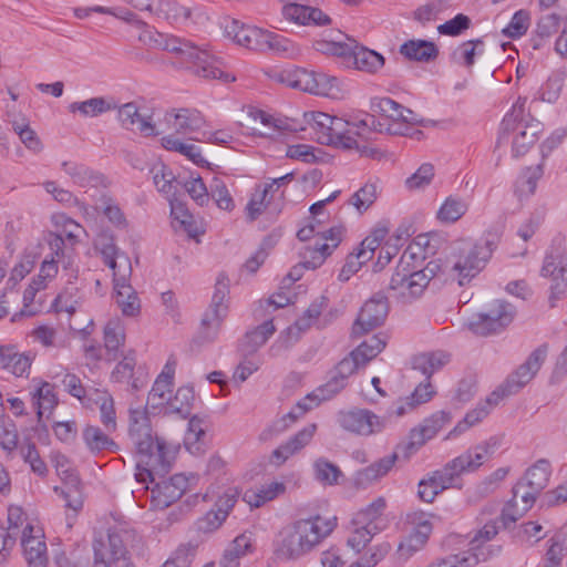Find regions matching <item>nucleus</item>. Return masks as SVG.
Instances as JSON below:
<instances>
[{
	"label": "nucleus",
	"instance_id": "58836bf2",
	"mask_svg": "<svg viewBox=\"0 0 567 567\" xmlns=\"http://www.w3.org/2000/svg\"><path fill=\"white\" fill-rule=\"evenodd\" d=\"M286 491V486L281 482H269L257 488L247 489L244 494L246 501L251 507H260L267 502L278 497Z\"/></svg>",
	"mask_w": 567,
	"mask_h": 567
},
{
	"label": "nucleus",
	"instance_id": "f03ea898",
	"mask_svg": "<svg viewBox=\"0 0 567 567\" xmlns=\"http://www.w3.org/2000/svg\"><path fill=\"white\" fill-rule=\"evenodd\" d=\"M336 526V517L311 515L299 518L279 532L274 555L281 561H296L315 550Z\"/></svg>",
	"mask_w": 567,
	"mask_h": 567
},
{
	"label": "nucleus",
	"instance_id": "cd10ccee",
	"mask_svg": "<svg viewBox=\"0 0 567 567\" xmlns=\"http://www.w3.org/2000/svg\"><path fill=\"white\" fill-rule=\"evenodd\" d=\"M451 413L445 411H439L432 414L429 419L424 420L419 430L411 432V441L408 449L411 450V452L416 451L427 440L434 437L440 430L451 422Z\"/></svg>",
	"mask_w": 567,
	"mask_h": 567
},
{
	"label": "nucleus",
	"instance_id": "0eeeda50",
	"mask_svg": "<svg viewBox=\"0 0 567 567\" xmlns=\"http://www.w3.org/2000/svg\"><path fill=\"white\" fill-rule=\"evenodd\" d=\"M372 111L380 115L365 114L373 118V125L364 131L363 141L370 138L373 132L388 133L391 135L406 136L411 134L412 124L416 123V115L413 111L405 109L390 97H378L372 101Z\"/></svg>",
	"mask_w": 567,
	"mask_h": 567
},
{
	"label": "nucleus",
	"instance_id": "7ed1b4c3",
	"mask_svg": "<svg viewBox=\"0 0 567 567\" xmlns=\"http://www.w3.org/2000/svg\"><path fill=\"white\" fill-rule=\"evenodd\" d=\"M141 41L151 48L172 52L178 58L179 64L196 76L203 79H218L224 82L234 81L228 73L224 72L218 61L207 51L199 49L189 41L155 30H147L141 35Z\"/></svg>",
	"mask_w": 567,
	"mask_h": 567
},
{
	"label": "nucleus",
	"instance_id": "aec40b11",
	"mask_svg": "<svg viewBox=\"0 0 567 567\" xmlns=\"http://www.w3.org/2000/svg\"><path fill=\"white\" fill-rule=\"evenodd\" d=\"M117 118L125 130L137 132L143 136H155L158 132L152 122V116L143 114L135 102H128L117 106Z\"/></svg>",
	"mask_w": 567,
	"mask_h": 567
},
{
	"label": "nucleus",
	"instance_id": "5fc2aeb1",
	"mask_svg": "<svg viewBox=\"0 0 567 567\" xmlns=\"http://www.w3.org/2000/svg\"><path fill=\"white\" fill-rule=\"evenodd\" d=\"M492 445L488 442L470 449L463 460V472H474L482 466L492 455Z\"/></svg>",
	"mask_w": 567,
	"mask_h": 567
},
{
	"label": "nucleus",
	"instance_id": "a19ab883",
	"mask_svg": "<svg viewBox=\"0 0 567 567\" xmlns=\"http://www.w3.org/2000/svg\"><path fill=\"white\" fill-rule=\"evenodd\" d=\"M272 320H267L255 329L248 331L241 340L240 347L245 353L251 354L262 347L275 333Z\"/></svg>",
	"mask_w": 567,
	"mask_h": 567
},
{
	"label": "nucleus",
	"instance_id": "473e14b6",
	"mask_svg": "<svg viewBox=\"0 0 567 567\" xmlns=\"http://www.w3.org/2000/svg\"><path fill=\"white\" fill-rule=\"evenodd\" d=\"M423 269L431 275V279L442 277L444 282L456 281L461 286V256L457 254L432 260Z\"/></svg>",
	"mask_w": 567,
	"mask_h": 567
},
{
	"label": "nucleus",
	"instance_id": "4468645a",
	"mask_svg": "<svg viewBox=\"0 0 567 567\" xmlns=\"http://www.w3.org/2000/svg\"><path fill=\"white\" fill-rule=\"evenodd\" d=\"M388 299L382 295L373 296L362 306L359 316L352 326V337L360 338L383 324L388 317Z\"/></svg>",
	"mask_w": 567,
	"mask_h": 567
},
{
	"label": "nucleus",
	"instance_id": "8fccbe9b",
	"mask_svg": "<svg viewBox=\"0 0 567 567\" xmlns=\"http://www.w3.org/2000/svg\"><path fill=\"white\" fill-rule=\"evenodd\" d=\"M96 246L100 248L104 264L112 269L113 278H115V272L124 270V266H122L123 260L128 258L124 254L118 252L112 237L101 236Z\"/></svg>",
	"mask_w": 567,
	"mask_h": 567
},
{
	"label": "nucleus",
	"instance_id": "2f4dec72",
	"mask_svg": "<svg viewBox=\"0 0 567 567\" xmlns=\"http://www.w3.org/2000/svg\"><path fill=\"white\" fill-rule=\"evenodd\" d=\"M282 14L300 24L328 25L331 22L330 17L320 9L293 2L284 6Z\"/></svg>",
	"mask_w": 567,
	"mask_h": 567
},
{
	"label": "nucleus",
	"instance_id": "6e6d98bb",
	"mask_svg": "<svg viewBox=\"0 0 567 567\" xmlns=\"http://www.w3.org/2000/svg\"><path fill=\"white\" fill-rule=\"evenodd\" d=\"M377 534V532H372L370 528L361 526V524H353V520H351L347 545L355 553H360Z\"/></svg>",
	"mask_w": 567,
	"mask_h": 567
},
{
	"label": "nucleus",
	"instance_id": "69168bd1",
	"mask_svg": "<svg viewBox=\"0 0 567 567\" xmlns=\"http://www.w3.org/2000/svg\"><path fill=\"white\" fill-rule=\"evenodd\" d=\"M213 198L216 205L224 210H233L234 199L227 189L226 184L218 177H214L210 183L209 198Z\"/></svg>",
	"mask_w": 567,
	"mask_h": 567
},
{
	"label": "nucleus",
	"instance_id": "72a5a7b5",
	"mask_svg": "<svg viewBox=\"0 0 567 567\" xmlns=\"http://www.w3.org/2000/svg\"><path fill=\"white\" fill-rule=\"evenodd\" d=\"M551 475V466L547 460H538L529 466L525 474L518 480L538 496L547 487Z\"/></svg>",
	"mask_w": 567,
	"mask_h": 567
},
{
	"label": "nucleus",
	"instance_id": "a211bd4d",
	"mask_svg": "<svg viewBox=\"0 0 567 567\" xmlns=\"http://www.w3.org/2000/svg\"><path fill=\"white\" fill-rule=\"evenodd\" d=\"M512 493L513 496L505 504L501 515V522L504 527H509L522 518L534 506L538 498L536 493L518 481L513 486Z\"/></svg>",
	"mask_w": 567,
	"mask_h": 567
},
{
	"label": "nucleus",
	"instance_id": "13d9d810",
	"mask_svg": "<svg viewBox=\"0 0 567 567\" xmlns=\"http://www.w3.org/2000/svg\"><path fill=\"white\" fill-rule=\"evenodd\" d=\"M390 550V543H378L371 546L364 555H362L357 561L352 563L349 567H375L386 557Z\"/></svg>",
	"mask_w": 567,
	"mask_h": 567
},
{
	"label": "nucleus",
	"instance_id": "0e129e2a",
	"mask_svg": "<svg viewBox=\"0 0 567 567\" xmlns=\"http://www.w3.org/2000/svg\"><path fill=\"white\" fill-rule=\"evenodd\" d=\"M434 175V166L431 163H424L414 174L405 179V187L409 190L424 189L432 183Z\"/></svg>",
	"mask_w": 567,
	"mask_h": 567
},
{
	"label": "nucleus",
	"instance_id": "603ef678",
	"mask_svg": "<svg viewBox=\"0 0 567 567\" xmlns=\"http://www.w3.org/2000/svg\"><path fill=\"white\" fill-rule=\"evenodd\" d=\"M385 347V340L374 334L370 339L361 342L353 351V358L364 367L368 362L374 359Z\"/></svg>",
	"mask_w": 567,
	"mask_h": 567
},
{
	"label": "nucleus",
	"instance_id": "2eb2a0df",
	"mask_svg": "<svg viewBox=\"0 0 567 567\" xmlns=\"http://www.w3.org/2000/svg\"><path fill=\"white\" fill-rule=\"evenodd\" d=\"M501 236L502 230L499 228L488 231L484 244L476 243L467 250L463 261V279H472L485 268L493 250L499 243Z\"/></svg>",
	"mask_w": 567,
	"mask_h": 567
},
{
	"label": "nucleus",
	"instance_id": "a878e982",
	"mask_svg": "<svg viewBox=\"0 0 567 567\" xmlns=\"http://www.w3.org/2000/svg\"><path fill=\"white\" fill-rule=\"evenodd\" d=\"M136 367V359L133 352L128 353L120 361L112 371L111 378L115 382L127 383L133 391H138L147 383L146 372Z\"/></svg>",
	"mask_w": 567,
	"mask_h": 567
},
{
	"label": "nucleus",
	"instance_id": "ddd939ff",
	"mask_svg": "<svg viewBox=\"0 0 567 567\" xmlns=\"http://www.w3.org/2000/svg\"><path fill=\"white\" fill-rule=\"evenodd\" d=\"M460 483L461 457H455L429 478L420 481L417 495L422 502L432 503L439 493L450 487H458Z\"/></svg>",
	"mask_w": 567,
	"mask_h": 567
},
{
	"label": "nucleus",
	"instance_id": "864d4df0",
	"mask_svg": "<svg viewBox=\"0 0 567 567\" xmlns=\"http://www.w3.org/2000/svg\"><path fill=\"white\" fill-rule=\"evenodd\" d=\"M125 341V328L120 319L110 320L104 328V344L107 352H116Z\"/></svg>",
	"mask_w": 567,
	"mask_h": 567
},
{
	"label": "nucleus",
	"instance_id": "f704fd0d",
	"mask_svg": "<svg viewBox=\"0 0 567 567\" xmlns=\"http://www.w3.org/2000/svg\"><path fill=\"white\" fill-rule=\"evenodd\" d=\"M111 432H106L96 425L87 424L82 431V440L86 449L93 454H100L104 451L114 452L117 444L110 437Z\"/></svg>",
	"mask_w": 567,
	"mask_h": 567
},
{
	"label": "nucleus",
	"instance_id": "680f3d73",
	"mask_svg": "<svg viewBox=\"0 0 567 567\" xmlns=\"http://www.w3.org/2000/svg\"><path fill=\"white\" fill-rule=\"evenodd\" d=\"M347 385V382L342 379V377H339L332 371V374L330 379L316 389V391L310 394L313 399L315 405H318L319 402L330 400L334 395H337L344 386Z\"/></svg>",
	"mask_w": 567,
	"mask_h": 567
},
{
	"label": "nucleus",
	"instance_id": "3c124183",
	"mask_svg": "<svg viewBox=\"0 0 567 567\" xmlns=\"http://www.w3.org/2000/svg\"><path fill=\"white\" fill-rule=\"evenodd\" d=\"M431 281V275L424 269L413 270L409 276V279L403 281L402 288L399 290V295L404 298H417Z\"/></svg>",
	"mask_w": 567,
	"mask_h": 567
},
{
	"label": "nucleus",
	"instance_id": "393cba45",
	"mask_svg": "<svg viewBox=\"0 0 567 567\" xmlns=\"http://www.w3.org/2000/svg\"><path fill=\"white\" fill-rule=\"evenodd\" d=\"M87 409L97 408L100 411V421L106 432H115L117 429L116 411L114 399L105 389H91Z\"/></svg>",
	"mask_w": 567,
	"mask_h": 567
},
{
	"label": "nucleus",
	"instance_id": "6ab92c4d",
	"mask_svg": "<svg viewBox=\"0 0 567 567\" xmlns=\"http://www.w3.org/2000/svg\"><path fill=\"white\" fill-rule=\"evenodd\" d=\"M563 239L558 238L546 254L540 275L553 280V289L561 291L567 286V249L560 251Z\"/></svg>",
	"mask_w": 567,
	"mask_h": 567
},
{
	"label": "nucleus",
	"instance_id": "bb28decb",
	"mask_svg": "<svg viewBox=\"0 0 567 567\" xmlns=\"http://www.w3.org/2000/svg\"><path fill=\"white\" fill-rule=\"evenodd\" d=\"M317 430L316 424H309L300 430L297 434H295L290 440L286 443H282L277 449H275L271 453V462L276 465L284 464L290 456L300 452L305 446H307Z\"/></svg>",
	"mask_w": 567,
	"mask_h": 567
},
{
	"label": "nucleus",
	"instance_id": "dca6fc26",
	"mask_svg": "<svg viewBox=\"0 0 567 567\" xmlns=\"http://www.w3.org/2000/svg\"><path fill=\"white\" fill-rule=\"evenodd\" d=\"M339 423L349 432L368 436L381 432L385 427L386 417L365 409H357L340 413Z\"/></svg>",
	"mask_w": 567,
	"mask_h": 567
},
{
	"label": "nucleus",
	"instance_id": "ea45409f",
	"mask_svg": "<svg viewBox=\"0 0 567 567\" xmlns=\"http://www.w3.org/2000/svg\"><path fill=\"white\" fill-rule=\"evenodd\" d=\"M255 539L250 532H245L238 535L225 550L221 561L228 565H237L239 567V559L247 554L254 551Z\"/></svg>",
	"mask_w": 567,
	"mask_h": 567
},
{
	"label": "nucleus",
	"instance_id": "20e7f679",
	"mask_svg": "<svg viewBox=\"0 0 567 567\" xmlns=\"http://www.w3.org/2000/svg\"><path fill=\"white\" fill-rule=\"evenodd\" d=\"M305 117L311 123L320 144L342 150H357L361 155L372 156L373 151L360 143L367 127L374 123L372 117L344 120L322 112L306 113Z\"/></svg>",
	"mask_w": 567,
	"mask_h": 567
},
{
	"label": "nucleus",
	"instance_id": "412c9836",
	"mask_svg": "<svg viewBox=\"0 0 567 567\" xmlns=\"http://www.w3.org/2000/svg\"><path fill=\"white\" fill-rule=\"evenodd\" d=\"M350 44L351 50L344 60L347 66L369 74H375L384 66L385 59L377 51L358 44L355 40H351Z\"/></svg>",
	"mask_w": 567,
	"mask_h": 567
},
{
	"label": "nucleus",
	"instance_id": "9d476101",
	"mask_svg": "<svg viewBox=\"0 0 567 567\" xmlns=\"http://www.w3.org/2000/svg\"><path fill=\"white\" fill-rule=\"evenodd\" d=\"M229 278L224 272L219 274L215 284L212 303L202 319L199 338L203 342L216 340L219 333L221 323L228 313L226 299L229 295Z\"/></svg>",
	"mask_w": 567,
	"mask_h": 567
},
{
	"label": "nucleus",
	"instance_id": "4be33fe9",
	"mask_svg": "<svg viewBox=\"0 0 567 567\" xmlns=\"http://www.w3.org/2000/svg\"><path fill=\"white\" fill-rule=\"evenodd\" d=\"M282 209V202L275 200V193L271 192L266 185L264 187L258 186L252 193L247 206L246 213L247 218L250 221L256 220L261 214H269L271 217H276Z\"/></svg>",
	"mask_w": 567,
	"mask_h": 567
},
{
	"label": "nucleus",
	"instance_id": "bf43d9fd",
	"mask_svg": "<svg viewBox=\"0 0 567 567\" xmlns=\"http://www.w3.org/2000/svg\"><path fill=\"white\" fill-rule=\"evenodd\" d=\"M377 198V185L373 183H367L351 196L349 204L354 206L355 209L362 214L373 205Z\"/></svg>",
	"mask_w": 567,
	"mask_h": 567
},
{
	"label": "nucleus",
	"instance_id": "774afa93",
	"mask_svg": "<svg viewBox=\"0 0 567 567\" xmlns=\"http://www.w3.org/2000/svg\"><path fill=\"white\" fill-rule=\"evenodd\" d=\"M196 545L192 543L179 545L162 567H189L196 554Z\"/></svg>",
	"mask_w": 567,
	"mask_h": 567
},
{
	"label": "nucleus",
	"instance_id": "c9c22d12",
	"mask_svg": "<svg viewBox=\"0 0 567 567\" xmlns=\"http://www.w3.org/2000/svg\"><path fill=\"white\" fill-rule=\"evenodd\" d=\"M116 109L112 99L104 96L91 97L81 102H73L69 105L70 113H80L83 117H95Z\"/></svg>",
	"mask_w": 567,
	"mask_h": 567
},
{
	"label": "nucleus",
	"instance_id": "79ce46f5",
	"mask_svg": "<svg viewBox=\"0 0 567 567\" xmlns=\"http://www.w3.org/2000/svg\"><path fill=\"white\" fill-rule=\"evenodd\" d=\"M62 168L81 187H96L104 182L103 175L93 172L82 164L64 162Z\"/></svg>",
	"mask_w": 567,
	"mask_h": 567
},
{
	"label": "nucleus",
	"instance_id": "c85d7f7f",
	"mask_svg": "<svg viewBox=\"0 0 567 567\" xmlns=\"http://www.w3.org/2000/svg\"><path fill=\"white\" fill-rule=\"evenodd\" d=\"M168 126L177 133H192L200 130L205 124L203 114L196 109H173L165 114Z\"/></svg>",
	"mask_w": 567,
	"mask_h": 567
},
{
	"label": "nucleus",
	"instance_id": "09e8293b",
	"mask_svg": "<svg viewBox=\"0 0 567 567\" xmlns=\"http://www.w3.org/2000/svg\"><path fill=\"white\" fill-rule=\"evenodd\" d=\"M84 300L85 291L83 289L72 285L68 286L55 299L56 310L73 315L82 308Z\"/></svg>",
	"mask_w": 567,
	"mask_h": 567
},
{
	"label": "nucleus",
	"instance_id": "39448f33",
	"mask_svg": "<svg viewBox=\"0 0 567 567\" xmlns=\"http://www.w3.org/2000/svg\"><path fill=\"white\" fill-rule=\"evenodd\" d=\"M548 353L547 344H542L535 349L527 360L522 363L506 380L496 388L484 401L480 402L475 409L468 411L463 417V423L467 426H474L483 421L504 398L517 393L536 375L542 364L545 362Z\"/></svg>",
	"mask_w": 567,
	"mask_h": 567
},
{
	"label": "nucleus",
	"instance_id": "5701e85b",
	"mask_svg": "<svg viewBox=\"0 0 567 567\" xmlns=\"http://www.w3.org/2000/svg\"><path fill=\"white\" fill-rule=\"evenodd\" d=\"M34 354L30 351L19 352L16 346H0V369L19 377L28 378Z\"/></svg>",
	"mask_w": 567,
	"mask_h": 567
},
{
	"label": "nucleus",
	"instance_id": "338daca9",
	"mask_svg": "<svg viewBox=\"0 0 567 567\" xmlns=\"http://www.w3.org/2000/svg\"><path fill=\"white\" fill-rule=\"evenodd\" d=\"M544 174L543 164L534 167H526L518 177L516 185L522 194H533L536 189L537 182Z\"/></svg>",
	"mask_w": 567,
	"mask_h": 567
},
{
	"label": "nucleus",
	"instance_id": "6e6552de",
	"mask_svg": "<svg viewBox=\"0 0 567 567\" xmlns=\"http://www.w3.org/2000/svg\"><path fill=\"white\" fill-rule=\"evenodd\" d=\"M225 33L237 44L249 50L286 54L295 53L293 43L277 33L252 25H246L238 20H229L225 23Z\"/></svg>",
	"mask_w": 567,
	"mask_h": 567
},
{
	"label": "nucleus",
	"instance_id": "423d86ee",
	"mask_svg": "<svg viewBox=\"0 0 567 567\" xmlns=\"http://www.w3.org/2000/svg\"><path fill=\"white\" fill-rule=\"evenodd\" d=\"M526 97H518L501 124L498 145L511 143L514 157L525 155L543 131V124L526 112Z\"/></svg>",
	"mask_w": 567,
	"mask_h": 567
},
{
	"label": "nucleus",
	"instance_id": "e2e57ef3",
	"mask_svg": "<svg viewBox=\"0 0 567 567\" xmlns=\"http://www.w3.org/2000/svg\"><path fill=\"white\" fill-rule=\"evenodd\" d=\"M181 495L177 493L174 484H169L168 481H164L156 485V488L152 491V504L158 508H165L178 501Z\"/></svg>",
	"mask_w": 567,
	"mask_h": 567
},
{
	"label": "nucleus",
	"instance_id": "f257e3e1",
	"mask_svg": "<svg viewBox=\"0 0 567 567\" xmlns=\"http://www.w3.org/2000/svg\"><path fill=\"white\" fill-rule=\"evenodd\" d=\"M128 435L136 450L137 481L145 482L148 477L154 482L156 475L164 476L169 472L173 452L164 441L153 435L146 411L130 410Z\"/></svg>",
	"mask_w": 567,
	"mask_h": 567
},
{
	"label": "nucleus",
	"instance_id": "f8f14e48",
	"mask_svg": "<svg viewBox=\"0 0 567 567\" xmlns=\"http://www.w3.org/2000/svg\"><path fill=\"white\" fill-rule=\"evenodd\" d=\"M516 315L515 307L505 301L496 300L487 312L476 315L468 321V329L477 336L498 333L508 327Z\"/></svg>",
	"mask_w": 567,
	"mask_h": 567
},
{
	"label": "nucleus",
	"instance_id": "e433bc0d",
	"mask_svg": "<svg viewBox=\"0 0 567 567\" xmlns=\"http://www.w3.org/2000/svg\"><path fill=\"white\" fill-rule=\"evenodd\" d=\"M385 506V499L383 497H379L367 507L357 512L351 520H353V524H361V526L363 525L372 532L379 533L382 529L380 523L382 522V515Z\"/></svg>",
	"mask_w": 567,
	"mask_h": 567
},
{
	"label": "nucleus",
	"instance_id": "b1692460",
	"mask_svg": "<svg viewBox=\"0 0 567 567\" xmlns=\"http://www.w3.org/2000/svg\"><path fill=\"white\" fill-rule=\"evenodd\" d=\"M297 89L303 92L334 96L338 93V79L324 73L301 69Z\"/></svg>",
	"mask_w": 567,
	"mask_h": 567
},
{
	"label": "nucleus",
	"instance_id": "1a4fd4ad",
	"mask_svg": "<svg viewBox=\"0 0 567 567\" xmlns=\"http://www.w3.org/2000/svg\"><path fill=\"white\" fill-rule=\"evenodd\" d=\"M140 538L133 529L113 527L109 529L107 538H95L93 542L94 567H111V564L126 559L128 547H134Z\"/></svg>",
	"mask_w": 567,
	"mask_h": 567
},
{
	"label": "nucleus",
	"instance_id": "c756f323",
	"mask_svg": "<svg viewBox=\"0 0 567 567\" xmlns=\"http://www.w3.org/2000/svg\"><path fill=\"white\" fill-rule=\"evenodd\" d=\"M398 460L396 453L386 455L371 465L359 470L353 476V484L357 488H367L384 477L394 466Z\"/></svg>",
	"mask_w": 567,
	"mask_h": 567
},
{
	"label": "nucleus",
	"instance_id": "7c9ffc66",
	"mask_svg": "<svg viewBox=\"0 0 567 567\" xmlns=\"http://www.w3.org/2000/svg\"><path fill=\"white\" fill-rule=\"evenodd\" d=\"M33 526L27 524L22 530L21 545L29 567H47V545L40 536L32 535Z\"/></svg>",
	"mask_w": 567,
	"mask_h": 567
},
{
	"label": "nucleus",
	"instance_id": "9b49d317",
	"mask_svg": "<svg viewBox=\"0 0 567 567\" xmlns=\"http://www.w3.org/2000/svg\"><path fill=\"white\" fill-rule=\"evenodd\" d=\"M435 517V515L422 511H414L406 515L405 523L410 529L399 544L398 555L400 558L406 560L426 545L433 532L432 519Z\"/></svg>",
	"mask_w": 567,
	"mask_h": 567
},
{
	"label": "nucleus",
	"instance_id": "c03bdc74",
	"mask_svg": "<svg viewBox=\"0 0 567 567\" xmlns=\"http://www.w3.org/2000/svg\"><path fill=\"white\" fill-rule=\"evenodd\" d=\"M450 361V354L443 351L421 353L413 359V369L421 371L429 379L435 371Z\"/></svg>",
	"mask_w": 567,
	"mask_h": 567
},
{
	"label": "nucleus",
	"instance_id": "4c0bfd02",
	"mask_svg": "<svg viewBox=\"0 0 567 567\" xmlns=\"http://www.w3.org/2000/svg\"><path fill=\"white\" fill-rule=\"evenodd\" d=\"M195 393L190 386H181L174 396H169L164 409L165 414H176L182 419L190 415Z\"/></svg>",
	"mask_w": 567,
	"mask_h": 567
},
{
	"label": "nucleus",
	"instance_id": "de8ad7c7",
	"mask_svg": "<svg viewBox=\"0 0 567 567\" xmlns=\"http://www.w3.org/2000/svg\"><path fill=\"white\" fill-rule=\"evenodd\" d=\"M154 14L171 22L179 23L188 20L192 11L176 0H157Z\"/></svg>",
	"mask_w": 567,
	"mask_h": 567
},
{
	"label": "nucleus",
	"instance_id": "a18cd8bd",
	"mask_svg": "<svg viewBox=\"0 0 567 567\" xmlns=\"http://www.w3.org/2000/svg\"><path fill=\"white\" fill-rule=\"evenodd\" d=\"M400 53L409 60L430 61L437 55L434 43L425 40H410L400 48Z\"/></svg>",
	"mask_w": 567,
	"mask_h": 567
},
{
	"label": "nucleus",
	"instance_id": "f3484780",
	"mask_svg": "<svg viewBox=\"0 0 567 567\" xmlns=\"http://www.w3.org/2000/svg\"><path fill=\"white\" fill-rule=\"evenodd\" d=\"M122 266L124 270L115 272L113 278L116 303L124 316L135 317L141 312V301L136 291L127 282L132 271L130 259H124Z\"/></svg>",
	"mask_w": 567,
	"mask_h": 567
},
{
	"label": "nucleus",
	"instance_id": "37998d69",
	"mask_svg": "<svg viewBox=\"0 0 567 567\" xmlns=\"http://www.w3.org/2000/svg\"><path fill=\"white\" fill-rule=\"evenodd\" d=\"M162 145L167 151L184 155L198 166L208 165V162L202 155L200 148L194 144H188L173 135H167L162 138Z\"/></svg>",
	"mask_w": 567,
	"mask_h": 567
},
{
	"label": "nucleus",
	"instance_id": "052dcab7",
	"mask_svg": "<svg viewBox=\"0 0 567 567\" xmlns=\"http://www.w3.org/2000/svg\"><path fill=\"white\" fill-rule=\"evenodd\" d=\"M330 255V245L328 243L317 241L313 247H307L302 254V267L306 269H317Z\"/></svg>",
	"mask_w": 567,
	"mask_h": 567
},
{
	"label": "nucleus",
	"instance_id": "49530a36",
	"mask_svg": "<svg viewBox=\"0 0 567 567\" xmlns=\"http://www.w3.org/2000/svg\"><path fill=\"white\" fill-rule=\"evenodd\" d=\"M33 405L37 408L38 419L41 420L44 412H51L58 404L54 385L49 382H40L32 392Z\"/></svg>",
	"mask_w": 567,
	"mask_h": 567
},
{
	"label": "nucleus",
	"instance_id": "4d7b16f0",
	"mask_svg": "<svg viewBox=\"0 0 567 567\" xmlns=\"http://www.w3.org/2000/svg\"><path fill=\"white\" fill-rule=\"evenodd\" d=\"M117 228H126L127 220L118 204L110 196H102L96 207Z\"/></svg>",
	"mask_w": 567,
	"mask_h": 567
}]
</instances>
